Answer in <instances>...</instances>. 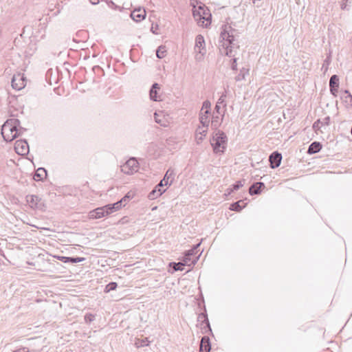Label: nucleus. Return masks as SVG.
<instances>
[{"label":"nucleus","mask_w":352,"mask_h":352,"mask_svg":"<svg viewBox=\"0 0 352 352\" xmlns=\"http://www.w3.org/2000/svg\"><path fill=\"white\" fill-rule=\"evenodd\" d=\"M236 33V30L232 28L229 24H226L222 26L220 37L224 41L223 43L224 52H221V53H224L226 56L230 57L234 56L233 49L239 47L238 45L234 43Z\"/></svg>","instance_id":"f257e3e1"},{"label":"nucleus","mask_w":352,"mask_h":352,"mask_svg":"<svg viewBox=\"0 0 352 352\" xmlns=\"http://www.w3.org/2000/svg\"><path fill=\"white\" fill-rule=\"evenodd\" d=\"M193 17L198 25L208 28L211 23L212 15L210 10L205 6H199L193 10Z\"/></svg>","instance_id":"f03ea898"},{"label":"nucleus","mask_w":352,"mask_h":352,"mask_svg":"<svg viewBox=\"0 0 352 352\" xmlns=\"http://www.w3.org/2000/svg\"><path fill=\"white\" fill-rule=\"evenodd\" d=\"M19 121L17 119H9L2 126L1 134L6 142H11L17 136V126Z\"/></svg>","instance_id":"7ed1b4c3"},{"label":"nucleus","mask_w":352,"mask_h":352,"mask_svg":"<svg viewBox=\"0 0 352 352\" xmlns=\"http://www.w3.org/2000/svg\"><path fill=\"white\" fill-rule=\"evenodd\" d=\"M228 138L225 133L217 130L213 133L210 144L214 153H223L226 148Z\"/></svg>","instance_id":"20e7f679"},{"label":"nucleus","mask_w":352,"mask_h":352,"mask_svg":"<svg viewBox=\"0 0 352 352\" xmlns=\"http://www.w3.org/2000/svg\"><path fill=\"white\" fill-rule=\"evenodd\" d=\"M205 45V40L202 35L199 34L195 38V58L197 61H201L203 60L204 55L206 53Z\"/></svg>","instance_id":"39448f33"},{"label":"nucleus","mask_w":352,"mask_h":352,"mask_svg":"<svg viewBox=\"0 0 352 352\" xmlns=\"http://www.w3.org/2000/svg\"><path fill=\"white\" fill-rule=\"evenodd\" d=\"M121 171L126 175H132L138 170V162L135 158H130L121 166Z\"/></svg>","instance_id":"423d86ee"},{"label":"nucleus","mask_w":352,"mask_h":352,"mask_svg":"<svg viewBox=\"0 0 352 352\" xmlns=\"http://www.w3.org/2000/svg\"><path fill=\"white\" fill-rule=\"evenodd\" d=\"M26 201L32 209H37L40 210H43L45 208V205L43 201L36 195H27Z\"/></svg>","instance_id":"0eeeda50"},{"label":"nucleus","mask_w":352,"mask_h":352,"mask_svg":"<svg viewBox=\"0 0 352 352\" xmlns=\"http://www.w3.org/2000/svg\"><path fill=\"white\" fill-rule=\"evenodd\" d=\"M26 85V78L23 74H14L12 78V87L16 90H21Z\"/></svg>","instance_id":"6e6552de"},{"label":"nucleus","mask_w":352,"mask_h":352,"mask_svg":"<svg viewBox=\"0 0 352 352\" xmlns=\"http://www.w3.org/2000/svg\"><path fill=\"white\" fill-rule=\"evenodd\" d=\"M124 12L125 13L126 16L129 15L130 17L136 22H140L146 17V11L144 9L141 8L135 9L130 14H129L126 10H124Z\"/></svg>","instance_id":"1a4fd4ad"},{"label":"nucleus","mask_w":352,"mask_h":352,"mask_svg":"<svg viewBox=\"0 0 352 352\" xmlns=\"http://www.w3.org/2000/svg\"><path fill=\"white\" fill-rule=\"evenodd\" d=\"M14 150L17 154L25 155L29 153V145L25 140H19L15 142Z\"/></svg>","instance_id":"9d476101"},{"label":"nucleus","mask_w":352,"mask_h":352,"mask_svg":"<svg viewBox=\"0 0 352 352\" xmlns=\"http://www.w3.org/2000/svg\"><path fill=\"white\" fill-rule=\"evenodd\" d=\"M109 210H110V205H107L104 207L96 208V210L89 212L88 218L90 219H100L102 217H104L105 213L107 214L109 213Z\"/></svg>","instance_id":"9b49d317"},{"label":"nucleus","mask_w":352,"mask_h":352,"mask_svg":"<svg viewBox=\"0 0 352 352\" xmlns=\"http://www.w3.org/2000/svg\"><path fill=\"white\" fill-rule=\"evenodd\" d=\"M208 126L204 125H199L195 133V138L196 143L199 144L202 142L208 133Z\"/></svg>","instance_id":"f8f14e48"},{"label":"nucleus","mask_w":352,"mask_h":352,"mask_svg":"<svg viewBox=\"0 0 352 352\" xmlns=\"http://www.w3.org/2000/svg\"><path fill=\"white\" fill-rule=\"evenodd\" d=\"M282 160V155L277 151L273 152L269 157L270 167L272 168H277L280 166Z\"/></svg>","instance_id":"ddd939ff"},{"label":"nucleus","mask_w":352,"mask_h":352,"mask_svg":"<svg viewBox=\"0 0 352 352\" xmlns=\"http://www.w3.org/2000/svg\"><path fill=\"white\" fill-rule=\"evenodd\" d=\"M163 184L162 182H160L155 188L149 192L148 197L151 200L155 199L156 198L161 196L165 191V189H162Z\"/></svg>","instance_id":"4468645a"},{"label":"nucleus","mask_w":352,"mask_h":352,"mask_svg":"<svg viewBox=\"0 0 352 352\" xmlns=\"http://www.w3.org/2000/svg\"><path fill=\"white\" fill-rule=\"evenodd\" d=\"M210 338L208 336H204L200 342L199 352H210Z\"/></svg>","instance_id":"2eb2a0df"},{"label":"nucleus","mask_w":352,"mask_h":352,"mask_svg":"<svg viewBox=\"0 0 352 352\" xmlns=\"http://www.w3.org/2000/svg\"><path fill=\"white\" fill-rule=\"evenodd\" d=\"M160 89V87L158 83H154L149 92L150 98L153 101L161 100L160 96L157 94V91Z\"/></svg>","instance_id":"dca6fc26"},{"label":"nucleus","mask_w":352,"mask_h":352,"mask_svg":"<svg viewBox=\"0 0 352 352\" xmlns=\"http://www.w3.org/2000/svg\"><path fill=\"white\" fill-rule=\"evenodd\" d=\"M265 188V184L263 182L254 183L249 188V193L251 195H258L261 193V189Z\"/></svg>","instance_id":"f3484780"},{"label":"nucleus","mask_w":352,"mask_h":352,"mask_svg":"<svg viewBox=\"0 0 352 352\" xmlns=\"http://www.w3.org/2000/svg\"><path fill=\"white\" fill-rule=\"evenodd\" d=\"M223 116H224V111L221 114V118H220L219 116H215L214 113L213 114L212 120H211V125H212V127L214 128L216 131L217 130L219 126L221 125V123Z\"/></svg>","instance_id":"a211bd4d"},{"label":"nucleus","mask_w":352,"mask_h":352,"mask_svg":"<svg viewBox=\"0 0 352 352\" xmlns=\"http://www.w3.org/2000/svg\"><path fill=\"white\" fill-rule=\"evenodd\" d=\"M321 148L322 145L320 144V142H314L309 145L307 153L309 154H314L318 153L321 150Z\"/></svg>","instance_id":"6ab92c4d"},{"label":"nucleus","mask_w":352,"mask_h":352,"mask_svg":"<svg viewBox=\"0 0 352 352\" xmlns=\"http://www.w3.org/2000/svg\"><path fill=\"white\" fill-rule=\"evenodd\" d=\"M58 259L61 261L63 263H79L85 260L84 258L81 257H76V258H72V257H67V256H58Z\"/></svg>","instance_id":"aec40b11"},{"label":"nucleus","mask_w":352,"mask_h":352,"mask_svg":"<svg viewBox=\"0 0 352 352\" xmlns=\"http://www.w3.org/2000/svg\"><path fill=\"white\" fill-rule=\"evenodd\" d=\"M47 176V171L44 168H39L36 171L34 179L36 181L43 180Z\"/></svg>","instance_id":"412c9836"},{"label":"nucleus","mask_w":352,"mask_h":352,"mask_svg":"<svg viewBox=\"0 0 352 352\" xmlns=\"http://www.w3.org/2000/svg\"><path fill=\"white\" fill-rule=\"evenodd\" d=\"M226 97V94H222V95L220 96V98H219V100H217V102L215 105V111L216 112L218 113V114H221L220 113V109H221V106L222 105L223 107H226V104L225 103V98Z\"/></svg>","instance_id":"4be33fe9"},{"label":"nucleus","mask_w":352,"mask_h":352,"mask_svg":"<svg viewBox=\"0 0 352 352\" xmlns=\"http://www.w3.org/2000/svg\"><path fill=\"white\" fill-rule=\"evenodd\" d=\"M173 174H174L173 170H172L170 169H168L166 171L163 179H162L160 181V182H162L163 186L171 184L172 180L169 182V179L170 178H172V176L173 175Z\"/></svg>","instance_id":"5701e85b"},{"label":"nucleus","mask_w":352,"mask_h":352,"mask_svg":"<svg viewBox=\"0 0 352 352\" xmlns=\"http://www.w3.org/2000/svg\"><path fill=\"white\" fill-rule=\"evenodd\" d=\"M241 204H243V200H239L236 202L232 204L230 206V210L236 212H240L245 207V205H241Z\"/></svg>","instance_id":"b1692460"},{"label":"nucleus","mask_w":352,"mask_h":352,"mask_svg":"<svg viewBox=\"0 0 352 352\" xmlns=\"http://www.w3.org/2000/svg\"><path fill=\"white\" fill-rule=\"evenodd\" d=\"M209 114H205V111H201L199 115L200 125L209 126L210 120L208 118Z\"/></svg>","instance_id":"393cba45"},{"label":"nucleus","mask_w":352,"mask_h":352,"mask_svg":"<svg viewBox=\"0 0 352 352\" xmlns=\"http://www.w3.org/2000/svg\"><path fill=\"white\" fill-rule=\"evenodd\" d=\"M199 256H196L195 258L192 259L190 256H187L186 254H185L182 263H184V265H194L199 259Z\"/></svg>","instance_id":"a878e982"},{"label":"nucleus","mask_w":352,"mask_h":352,"mask_svg":"<svg viewBox=\"0 0 352 352\" xmlns=\"http://www.w3.org/2000/svg\"><path fill=\"white\" fill-rule=\"evenodd\" d=\"M249 74V69L243 67L240 70V73L235 77V80L236 81H241L243 80H245V76L248 75Z\"/></svg>","instance_id":"bb28decb"},{"label":"nucleus","mask_w":352,"mask_h":352,"mask_svg":"<svg viewBox=\"0 0 352 352\" xmlns=\"http://www.w3.org/2000/svg\"><path fill=\"white\" fill-rule=\"evenodd\" d=\"M329 87H339V78L337 75H333L329 80Z\"/></svg>","instance_id":"cd10ccee"},{"label":"nucleus","mask_w":352,"mask_h":352,"mask_svg":"<svg viewBox=\"0 0 352 352\" xmlns=\"http://www.w3.org/2000/svg\"><path fill=\"white\" fill-rule=\"evenodd\" d=\"M166 51L164 46H160L156 52L157 57L159 58H163L166 56Z\"/></svg>","instance_id":"c85d7f7f"},{"label":"nucleus","mask_w":352,"mask_h":352,"mask_svg":"<svg viewBox=\"0 0 352 352\" xmlns=\"http://www.w3.org/2000/svg\"><path fill=\"white\" fill-rule=\"evenodd\" d=\"M199 245H200V243L196 244L195 245H194V247L192 249L188 250L186 252V256L191 257L192 256L197 254V249L199 247Z\"/></svg>","instance_id":"c756f323"},{"label":"nucleus","mask_w":352,"mask_h":352,"mask_svg":"<svg viewBox=\"0 0 352 352\" xmlns=\"http://www.w3.org/2000/svg\"><path fill=\"white\" fill-rule=\"evenodd\" d=\"M148 343H149V341L148 340L147 338H145L144 340H140V339H138L136 341H135V346L139 348V347H142V346H148Z\"/></svg>","instance_id":"7c9ffc66"},{"label":"nucleus","mask_w":352,"mask_h":352,"mask_svg":"<svg viewBox=\"0 0 352 352\" xmlns=\"http://www.w3.org/2000/svg\"><path fill=\"white\" fill-rule=\"evenodd\" d=\"M198 320L202 321L203 322H206L207 327L210 328V323L206 314H199L198 316Z\"/></svg>","instance_id":"2f4dec72"},{"label":"nucleus","mask_w":352,"mask_h":352,"mask_svg":"<svg viewBox=\"0 0 352 352\" xmlns=\"http://www.w3.org/2000/svg\"><path fill=\"white\" fill-rule=\"evenodd\" d=\"M184 265V263L182 262L179 263H170V266H173L174 271H182L183 268L182 266Z\"/></svg>","instance_id":"473e14b6"},{"label":"nucleus","mask_w":352,"mask_h":352,"mask_svg":"<svg viewBox=\"0 0 352 352\" xmlns=\"http://www.w3.org/2000/svg\"><path fill=\"white\" fill-rule=\"evenodd\" d=\"M210 105H211V104H210V102L208 100L204 101V103H203L202 109H201V111H203L204 109H206L204 111H205V114H209L210 113Z\"/></svg>","instance_id":"72a5a7b5"},{"label":"nucleus","mask_w":352,"mask_h":352,"mask_svg":"<svg viewBox=\"0 0 352 352\" xmlns=\"http://www.w3.org/2000/svg\"><path fill=\"white\" fill-rule=\"evenodd\" d=\"M154 118H155V122L157 123L160 124L161 126H165L166 125V122L160 118V115L159 113H155Z\"/></svg>","instance_id":"f704fd0d"},{"label":"nucleus","mask_w":352,"mask_h":352,"mask_svg":"<svg viewBox=\"0 0 352 352\" xmlns=\"http://www.w3.org/2000/svg\"><path fill=\"white\" fill-rule=\"evenodd\" d=\"M330 63H331V58L329 56H327V58L324 60V63L322 66V69H324V72L327 71Z\"/></svg>","instance_id":"c9c22d12"},{"label":"nucleus","mask_w":352,"mask_h":352,"mask_svg":"<svg viewBox=\"0 0 352 352\" xmlns=\"http://www.w3.org/2000/svg\"><path fill=\"white\" fill-rule=\"evenodd\" d=\"M243 184H244V180L238 181L234 184L232 185V188L233 189V190H237L240 188H241L243 186Z\"/></svg>","instance_id":"e433bc0d"},{"label":"nucleus","mask_w":352,"mask_h":352,"mask_svg":"<svg viewBox=\"0 0 352 352\" xmlns=\"http://www.w3.org/2000/svg\"><path fill=\"white\" fill-rule=\"evenodd\" d=\"M95 319V316L91 314H87L85 316V321L87 323H90Z\"/></svg>","instance_id":"4c0bfd02"},{"label":"nucleus","mask_w":352,"mask_h":352,"mask_svg":"<svg viewBox=\"0 0 352 352\" xmlns=\"http://www.w3.org/2000/svg\"><path fill=\"white\" fill-rule=\"evenodd\" d=\"M131 197L129 195V194L126 195L124 197H122L120 200V206H125L126 204V203L129 201V200L130 199Z\"/></svg>","instance_id":"58836bf2"},{"label":"nucleus","mask_w":352,"mask_h":352,"mask_svg":"<svg viewBox=\"0 0 352 352\" xmlns=\"http://www.w3.org/2000/svg\"><path fill=\"white\" fill-rule=\"evenodd\" d=\"M120 201L111 204V212L121 208L123 206H120Z\"/></svg>","instance_id":"ea45409f"},{"label":"nucleus","mask_w":352,"mask_h":352,"mask_svg":"<svg viewBox=\"0 0 352 352\" xmlns=\"http://www.w3.org/2000/svg\"><path fill=\"white\" fill-rule=\"evenodd\" d=\"M330 118L329 116L324 118L322 121H320L321 125H329Z\"/></svg>","instance_id":"a19ab883"},{"label":"nucleus","mask_w":352,"mask_h":352,"mask_svg":"<svg viewBox=\"0 0 352 352\" xmlns=\"http://www.w3.org/2000/svg\"><path fill=\"white\" fill-rule=\"evenodd\" d=\"M231 67H232V69L233 70H236V58H234L232 59V63Z\"/></svg>","instance_id":"79ce46f5"},{"label":"nucleus","mask_w":352,"mask_h":352,"mask_svg":"<svg viewBox=\"0 0 352 352\" xmlns=\"http://www.w3.org/2000/svg\"><path fill=\"white\" fill-rule=\"evenodd\" d=\"M338 87L330 88V91L333 96H336L338 93Z\"/></svg>","instance_id":"37998d69"},{"label":"nucleus","mask_w":352,"mask_h":352,"mask_svg":"<svg viewBox=\"0 0 352 352\" xmlns=\"http://www.w3.org/2000/svg\"><path fill=\"white\" fill-rule=\"evenodd\" d=\"M129 221V220H127L125 217L122 218L121 220H120L118 221V223H120V224H125L127 222Z\"/></svg>","instance_id":"c03bdc74"},{"label":"nucleus","mask_w":352,"mask_h":352,"mask_svg":"<svg viewBox=\"0 0 352 352\" xmlns=\"http://www.w3.org/2000/svg\"><path fill=\"white\" fill-rule=\"evenodd\" d=\"M233 191H234V190H233V189H232V188H228V189L226 190V193H225V195H226V196L230 195Z\"/></svg>","instance_id":"a18cd8bd"},{"label":"nucleus","mask_w":352,"mask_h":352,"mask_svg":"<svg viewBox=\"0 0 352 352\" xmlns=\"http://www.w3.org/2000/svg\"><path fill=\"white\" fill-rule=\"evenodd\" d=\"M319 124H320V120H318L317 122H314V128H320V126H319Z\"/></svg>","instance_id":"49530a36"},{"label":"nucleus","mask_w":352,"mask_h":352,"mask_svg":"<svg viewBox=\"0 0 352 352\" xmlns=\"http://www.w3.org/2000/svg\"><path fill=\"white\" fill-rule=\"evenodd\" d=\"M117 287V283L115 282H111V291L116 289Z\"/></svg>","instance_id":"de8ad7c7"},{"label":"nucleus","mask_w":352,"mask_h":352,"mask_svg":"<svg viewBox=\"0 0 352 352\" xmlns=\"http://www.w3.org/2000/svg\"><path fill=\"white\" fill-rule=\"evenodd\" d=\"M90 2L93 5H96L99 3V0H90Z\"/></svg>","instance_id":"09e8293b"},{"label":"nucleus","mask_w":352,"mask_h":352,"mask_svg":"<svg viewBox=\"0 0 352 352\" xmlns=\"http://www.w3.org/2000/svg\"><path fill=\"white\" fill-rule=\"evenodd\" d=\"M110 291V283L107 285L105 287V292H109Z\"/></svg>","instance_id":"8fccbe9b"},{"label":"nucleus","mask_w":352,"mask_h":352,"mask_svg":"<svg viewBox=\"0 0 352 352\" xmlns=\"http://www.w3.org/2000/svg\"><path fill=\"white\" fill-rule=\"evenodd\" d=\"M344 94L346 95V96H344L345 98H348L349 97V94H350V92L348 91V90H345L344 91Z\"/></svg>","instance_id":"3c124183"},{"label":"nucleus","mask_w":352,"mask_h":352,"mask_svg":"<svg viewBox=\"0 0 352 352\" xmlns=\"http://www.w3.org/2000/svg\"><path fill=\"white\" fill-rule=\"evenodd\" d=\"M346 5L345 3H343V4H342V5H341V8H342V10H344V9H345V8H346Z\"/></svg>","instance_id":"603ef678"},{"label":"nucleus","mask_w":352,"mask_h":352,"mask_svg":"<svg viewBox=\"0 0 352 352\" xmlns=\"http://www.w3.org/2000/svg\"><path fill=\"white\" fill-rule=\"evenodd\" d=\"M348 98L350 99L351 102H352V95L351 94H349Z\"/></svg>","instance_id":"864d4df0"},{"label":"nucleus","mask_w":352,"mask_h":352,"mask_svg":"<svg viewBox=\"0 0 352 352\" xmlns=\"http://www.w3.org/2000/svg\"><path fill=\"white\" fill-rule=\"evenodd\" d=\"M111 8H113V7L115 6V4L112 1L111 2Z\"/></svg>","instance_id":"5fc2aeb1"}]
</instances>
